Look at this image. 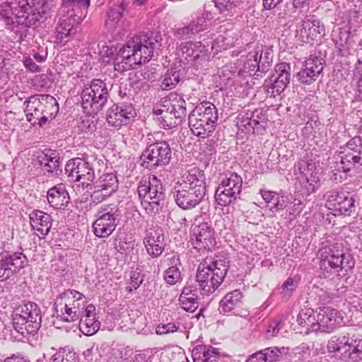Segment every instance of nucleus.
Masks as SVG:
<instances>
[{"instance_id": "f257e3e1", "label": "nucleus", "mask_w": 362, "mask_h": 362, "mask_svg": "<svg viewBox=\"0 0 362 362\" xmlns=\"http://www.w3.org/2000/svg\"><path fill=\"white\" fill-rule=\"evenodd\" d=\"M161 47L160 33L148 32L133 37L114 54L112 48L106 50V56L114 59V69L123 73L149 61L156 50Z\"/></svg>"}, {"instance_id": "f03ea898", "label": "nucleus", "mask_w": 362, "mask_h": 362, "mask_svg": "<svg viewBox=\"0 0 362 362\" xmlns=\"http://www.w3.org/2000/svg\"><path fill=\"white\" fill-rule=\"evenodd\" d=\"M206 193L204 174L196 170L182 175L171 190L175 204L183 210L195 208L204 200Z\"/></svg>"}, {"instance_id": "7ed1b4c3", "label": "nucleus", "mask_w": 362, "mask_h": 362, "mask_svg": "<svg viewBox=\"0 0 362 362\" xmlns=\"http://www.w3.org/2000/svg\"><path fill=\"white\" fill-rule=\"evenodd\" d=\"M229 259L218 254L213 258H206L198 267L196 282L202 295H209L223 281L229 269Z\"/></svg>"}, {"instance_id": "20e7f679", "label": "nucleus", "mask_w": 362, "mask_h": 362, "mask_svg": "<svg viewBox=\"0 0 362 362\" xmlns=\"http://www.w3.org/2000/svg\"><path fill=\"white\" fill-rule=\"evenodd\" d=\"M317 254L320 259V273L324 278L338 276L342 269L347 271L354 265L351 256L345 254L341 243L326 245L318 250Z\"/></svg>"}, {"instance_id": "39448f33", "label": "nucleus", "mask_w": 362, "mask_h": 362, "mask_svg": "<svg viewBox=\"0 0 362 362\" xmlns=\"http://www.w3.org/2000/svg\"><path fill=\"white\" fill-rule=\"evenodd\" d=\"M218 121V110L214 104L204 101L197 105L188 117L192 134L202 138L209 137L215 130Z\"/></svg>"}, {"instance_id": "423d86ee", "label": "nucleus", "mask_w": 362, "mask_h": 362, "mask_svg": "<svg viewBox=\"0 0 362 362\" xmlns=\"http://www.w3.org/2000/svg\"><path fill=\"white\" fill-rule=\"evenodd\" d=\"M42 314L40 306L34 302L23 301L12 314L13 328L20 334H35L41 327Z\"/></svg>"}, {"instance_id": "0eeeda50", "label": "nucleus", "mask_w": 362, "mask_h": 362, "mask_svg": "<svg viewBox=\"0 0 362 362\" xmlns=\"http://www.w3.org/2000/svg\"><path fill=\"white\" fill-rule=\"evenodd\" d=\"M81 106L88 114H97L102 110L110 98L107 83L101 79H93L85 86L81 94Z\"/></svg>"}, {"instance_id": "6e6552de", "label": "nucleus", "mask_w": 362, "mask_h": 362, "mask_svg": "<svg viewBox=\"0 0 362 362\" xmlns=\"http://www.w3.org/2000/svg\"><path fill=\"white\" fill-rule=\"evenodd\" d=\"M243 188V178L235 172H227L220 180L214 193L216 204L221 206L234 204L240 198Z\"/></svg>"}, {"instance_id": "1a4fd4ad", "label": "nucleus", "mask_w": 362, "mask_h": 362, "mask_svg": "<svg viewBox=\"0 0 362 362\" xmlns=\"http://www.w3.org/2000/svg\"><path fill=\"white\" fill-rule=\"evenodd\" d=\"M141 165L148 170L168 165L172 158V149L166 141H156L147 145L140 156Z\"/></svg>"}, {"instance_id": "9d476101", "label": "nucleus", "mask_w": 362, "mask_h": 362, "mask_svg": "<svg viewBox=\"0 0 362 362\" xmlns=\"http://www.w3.org/2000/svg\"><path fill=\"white\" fill-rule=\"evenodd\" d=\"M83 187L92 191L90 199L95 204H99L105 201L115 192L118 188V180L115 174L104 173L98 179L92 183L82 182Z\"/></svg>"}, {"instance_id": "9b49d317", "label": "nucleus", "mask_w": 362, "mask_h": 362, "mask_svg": "<svg viewBox=\"0 0 362 362\" xmlns=\"http://www.w3.org/2000/svg\"><path fill=\"white\" fill-rule=\"evenodd\" d=\"M93 223L94 234L100 238L109 237L115 230L119 217V209L110 206L102 207L95 215Z\"/></svg>"}, {"instance_id": "f8f14e48", "label": "nucleus", "mask_w": 362, "mask_h": 362, "mask_svg": "<svg viewBox=\"0 0 362 362\" xmlns=\"http://www.w3.org/2000/svg\"><path fill=\"white\" fill-rule=\"evenodd\" d=\"M140 199L148 201L151 206L156 205V210L162 208L165 201V192L163 184L156 175H150L148 181L141 182L137 188Z\"/></svg>"}, {"instance_id": "ddd939ff", "label": "nucleus", "mask_w": 362, "mask_h": 362, "mask_svg": "<svg viewBox=\"0 0 362 362\" xmlns=\"http://www.w3.org/2000/svg\"><path fill=\"white\" fill-rule=\"evenodd\" d=\"M191 243L199 251H212L216 248L215 231L211 223L202 222L191 230Z\"/></svg>"}, {"instance_id": "4468645a", "label": "nucleus", "mask_w": 362, "mask_h": 362, "mask_svg": "<svg viewBox=\"0 0 362 362\" xmlns=\"http://www.w3.org/2000/svg\"><path fill=\"white\" fill-rule=\"evenodd\" d=\"M136 115V110L130 102H119L107 110L106 121L110 126L120 128L129 124Z\"/></svg>"}, {"instance_id": "2eb2a0df", "label": "nucleus", "mask_w": 362, "mask_h": 362, "mask_svg": "<svg viewBox=\"0 0 362 362\" xmlns=\"http://www.w3.org/2000/svg\"><path fill=\"white\" fill-rule=\"evenodd\" d=\"M143 243L149 256L152 258L160 257L165 247L163 228L157 226L148 227L144 232Z\"/></svg>"}, {"instance_id": "dca6fc26", "label": "nucleus", "mask_w": 362, "mask_h": 362, "mask_svg": "<svg viewBox=\"0 0 362 362\" xmlns=\"http://www.w3.org/2000/svg\"><path fill=\"white\" fill-rule=\"evenodd\" d=\"M355 202L349 193L332 190L328 194L326 206L339 214L350 216L355 211Z\"/></svg>"}, {"instance_id": "f3484780", "label": "nucleus", "mask_w": 362, "mask_h": 362, "mask_svg": "<svg viewBox=\"0 0 362 362\" xmlns=\"http://www.w3.org/2000/svg\"><path fill=\"white\" fill-rule=\"evenodd\" d=\"M82 16L83 13H81V15L74 14L71 11H66L62 15L56 28L57 43L64 45L69 41V37L76 32V25L82 21Z\"/></svg>"}, {"instance_id": "a211bd4d", "label": "nucleus", "mask_w": 362, "mask_h": 362, "mask_svg": "<svg viewBox=\"0 0 362 362\" xmlns=\"http://www.w3.org/2000/svg\"><path fill=\"white\" fill-rule=\"evenodd\" d=\"M65 171L74 182L81 180L93 182L95 179V172L92 165L80 158L69 160L65 166Z\"/></svg>"}, {"instance_id": "6ab92c4d", "label": "nucleus", "mask_w": 362, "mask_h": 362, "mask_svg": "<svg viewBox=\"0 0 362 362\" xmlns=\"http://www.w3.org/2000/svg\"><path fill=\"white\" fill-rule=\"evenodd\" d=\"M37 160L45 175L59 177L62 173V160L56 150L45 148L37 156Z\"/></svg>"}, {"instance_id": "aec40b11", "label": "nucleus", "mask_w": 362, "mask_h": 362, "mask_svg": "<svg viewBox=\"0 0 362 362\" xmlns=\"http://www.w3.org/2000/svg\"><path fill=\"white\" fill-rule=\"evenodd\" d=\"M325 60L320 57L310 55L304 62L303 67L297 74L298 81L310 85L315 81L324 69Z\"/></svg>"}, {"instance_id": "412c9836", "label": "nucleus", "mask_w": 362, "mask_h": 362, "mask_svg": "<svg viewBox=\"0 0 362 362\" xmlns=\"http://www.w3.org/2000/svg\"><path fill=\"white\" fill-rule=\"evenodd\" d=\"M291 81V65L286 62L277 64L274 72L269 79L265 80V86L272 88V93L280 95L288 86Z\"/></svg>"}, {"instance_id": "4be33fe9", "label": "nucleus", "mask_w": 362, "mask_h": 362, "mask_svg": "<svg viewBox=\"0 0 362 362\" xmlns=\"http://www.w3.org/2000/svg\"><path fill=\"white\" fill-rule=\"evenodd\" d=\"M318 331L330 333L344 324L341 311L329 307L320 309L317 315Z\"/></svg>"}, {"instance_id": "5701e85b", "label": "nucleus", "mask_w": 362, "mask_h": 362, "mask_svg": "<svg viewBox=\"0 0 362 362\" xmlns=\"http://www.w3.org/2000/svg\"><path fill=\"white\" fill-rule=\"evenodd\" d=\"M336 160L337 170L344 173L356 172L362 168V156H358L344 149H339L334 156Z\"/></svg>"}, {"instance_id": "b1692460", "label": "nucleus", "mask_w": 362, "mask_h": 362, "mask_svg": "<svg viewBox=\"0 0 362 362\" xmlns=\"http://www.w3.org/2000/svg\"><path fill=\"white\" fill-rule=\"evenodd\" d=\"M33 8L27 0H23L17 4L13 12V29L18 28H29L36 23V16L34 17Z\"/></svg>"}, {"instance_id": "393cba45", "label": "nucleus", "mask_w": 362, "mask_h": 362, "mask_svg": "<svg viewBox=\"0 0 362 362\" xmlns=\"http://www.w3.org/2000/svg\"><path fill=\"white\" fill-rule=\"evenodd\" d=\"M181 56L188 62H194L198 59L209 60L211 52L206 46L200 42L189 41L181 43L180 46Z\"/></svg>"}, {"instance_id": "a878e982", "label": "nucleus", "mask_w": 362, "mask_h": 362, "mask_svg": "<svg viewBox=\"0 0 362 362\" xmlns=\"http://www.w3.org/2000/svg\"><path fill=\"white\" fill-rule=\"evenodd\" d=\"M46 104H42L41 95H32L24 101L26 119L33 126L37 125V122H40Z\"/></svg>"}, {"instance_id": "bb28decb", "label": "nucleus", "mask_w": 362, "mask_h": 362, "mask_svg": "<svg viewBox=\"0 0 362 362\" xmlns=\"http://www.w3.org/2000/svg\"><path fill=\"white\" fill-rule=\"evenodd\" d=\"M78 320L79 329L84 335L92 336L100 329V322L95 318V307L93 304L86 306Z\"/></svg>"}, {"instance_id": "cd10ccee", "label": "nucleus", "mask_w": 362, "mask_h": 362, "mask_svg": "<svg viewBox=\"0 0 362 362\" xmlns=\"http://www.w3.org/2000/svg\"><path fill=\"white\" fill-rule=\"evenodd\" d=\"M30 223L33 229L42 235L40 238H45L49 233L52 225V219L49 214L40 211L34 210L29 216Z\"/></svg>"}, {"instance_id": "c85d7f7f", "label": "nucleus", "mask_w": 362, "mask_h": 362, "mask_svg": "<svg viewBox=\"0 0 362 362\" xmlns=\"http://www.w3.org/2000/svg\"><path fill=\"white\" fill-rule=\"evenodd\" d=\"M47 199L48 204L55 209L64 208L70 202L66 186L62 183L51 187L47 192Z\"/></svg>"}, {"instance_id": "c756f323", "label": "nucleus", "mask_w": 362, "mask_h": 362, "mask_svg": "<svg viewBox=\"0 0 362 362\" xmlns=\"http://www.w3.org/2000/svg\"><path fill=\"white\" fill-rule=\"evenodd\" d=\"M187 78L185 67L180 63L175 64L167 71L161 84L163 90H172L180 82Z\"/></svg>"}, {"instance_id": "7c9ffc66", "label": "nucleus", "mask_w": 362, "mask_h": 362, "mask_svg": "<svg viewBox=\"0 0 362 362\" xmlns=\"http://www.w3.org/2000/svg\"><path fill=\"white\" fill-rule=\"evenodd\" d=\"M220 356L218 349L204 344L197 345L192 351L193 362H217Z\"/></svg>"}, {"instance_id": "2f4dec72", "label": "nucleus", "mask_w": 362, "mask_h": 362, "mask_svg": "<svg viewBox=\"0 0 362 362\" xmlns=\"http://www.w3.org/2000/svg\"><path fill=\"white\" fill-rule=\"evenodd\" d=\"M0 253L4 255V260L13 274L27 265L28 259L22 252L3 251Z\"/></svg>"}, {"instance_id": "473e14b6", "label": "nucleus", "mask_w": 362, "mask_h": 362, "mask_svg": "<svg viewBox=\"0 0 362 362\" xmlns=\"http://www.w3.org/2000/svg\"><path fill=\"white\" fill-rule=\"evenodd\" d=\"M247 74L253 76L255 78L262 77L259 66L257 62V51L249 52L243 62L242 68L238 71V75Z\"/></svg>"}, {"instance_id": "72a5a7b5", "label": "nucleus", "mask_w": 362, "mask_h": 362, "mask_svg": "<svg viewBox=\"0 0 362 362\" xmlns=\"http://www.w3.org/2000/svg\"><path fill=\"white\" fill-rule=\"evenodd\" d=\"M42 104H46V107L43 108V113L40 117L37 125L42 127L49 119H52L59 111V105L56 99L50 95H41Z\"/></svg>"}, {"instance_id": "f704fd0d", "label": "nucleus", "mask_w": 362, "mask_h": 362, "mask_svg": "<svg viewBox=\"0 0 362 362\" xmlns=\"http://www.w3.org/2000/svg\"><path fill=\"white\" fill-rule=\"evenodd\" d=\"M243 294L239 290H234L227 293L220 301L218 310L221 314L232 312L242 303Z\"/></svg>"}, {"instance_id": "c9c22d12", "label": "nucleus", "mask_w": 362, "mask_h": 362, "mask_svg": "<svg viewBox=\"0 0 362 362\" xmlns=\"http://www.w3.org/2000/svg\"><path fill=\"white\" fill-rule=\"evenodd\" d=\"M81 293L76 290L68 289L60 293L56 298L54 304V316L58 317L62 316V306H71L73 302L78 298L76 296H79Z\"/></svg>"}, {"instance_id": "e433bc0d", "label": "nucleus", "mask_w": 362, "mask_h": 362, "mask_svg": "<svg viewBox=\"0 0 362 362\" xmlns=\"http://www.w3.org/2000/svg\"><path fill=\"white\" fill-rule=\"evenodd\" d=\"M354 43V35L349 30H341L339 33L338 39L336 40V46L338 49L339 55L341 57L349 56L351 54Z\"/></svg>"}, {"instance_id": "4c0bfd02", "label": "nucleus", "mask_w": 362, "mask_h": 362, "mask_svg": "<svg viewBox=\"0 0 362 362\" xmlns=\"http://www.w3.org/2000/svg\"><path fill=\"white\" fill-rule=\"evenodd\" d=\"M297 322L301 327H306V333L317 332L318 322L314 315V310L311 308L302 309L298 316Z\"/></svg>"}, {"instance_id": "58836bf2", "label": "nucleus", "mask_w": 362, "mask_h": 362, "mask_svg": "<svg viewBox=\"0 0 362 362\" xmlns=\"http://www.w3.org/2000/svg\"><path fill=\"white\" fill-rule=\"evenodd\" d=\"M245 1L246 0H214V4L221 14L233 16Z\"/></svg>"}, {"instance_id": "ea45409f", "label": "nucleus", "mask_w": 362, "mask_h": 362, "mask_svg": "<svg viewBox=\"0 0 362 362\" xmlns=\"http://www.w3.org/2000/svg\"><path fill=\"white\" fill-rule=\"evenodd\" d=\"M265 358L267 362H278L289 359L290 354L288 347L270 346L264 349Z\"/></svg>"}, {"instance_id": "a19ab883", "label": "nucleus", "mask_w": 362, "mask_h": 362, "mask_svg": "<svg viewBox=\"0 0 362 362\" xmlns=\"http://www.w3.org/2000/svg\"><path fill=\"white\" fill-rule=\"evenodd\" d=\"M34 17L36 16V22L47 18L53 6L52 0H32Z\"/></svg>"}, {"instance_id": "79ce46f5", "label": "nucleus", "mask_w": 362, "mask_h": 362, "mask_svg": "<svg viewBox=\"0 0 362 362\" xmlns=\"http://www.w3.org/2000/svg\"><path fill=\"white\" fill-rule=\"evenodd\" d=\"M274 58V51L272 47H266L257 51V62L261 74L267 73L272 67Z\"/></svg>"}, {"instance_id": "37998d69", "label": "nucleus", "mask_w": 362, "mask_h": 362, "mask_svg": "<svg viewBox=\"0 0 362 362\" xmlns=\"http://www.w3.org/2000/svg\"><path fill=\"white\" fill-rule=\"evenodd\" d=\"M357 61L354 64V74L357 79L356 88L358 91L362 94V39H361L354 49Z\"/></svg>"}, {"instance_id": "c03bdc74", "label": "nucleus", "mask_w": 362, "mask_h": 362, "mask_svg": "<svg viewBox=\"0 0 362 362\" xmlns=\"http://www.w3.org/2000/svg\"><path fill=\"white\" fill-rule=\"evenodd\" d=\"M17 4L11 2H4L1 4L0 16H2L6 28L13 30V12Z\"/></svg>"}, {"instance_id": "a18cd8bd", "label": "nucleus", "mask_w": 362, "mask_h": 362, "mask_svg": "<svg viewBox=\"0 0 362 362\" xmlns=\"http://www.w3.org/2000/svg\"><path fill=\"white\" fill-rule=\"evenodd\" d=\"M211 13L207 11H203L197 13L194 18L190 21L189 25L194 35L207 28V20L209 18Z\"/></svg>"}, {"instance_id": "49530a36", "label": "nucleus", "mask_w": 362, "mask_h": 362, "mask_svg": "<svg viewBox=\"0 0 362 362\" xmlns=\"http://www.w3.org/2000/svg\"><path fill=\"white\" fill-rule=\"evenodd\" d=\"M124 10L123 4H120L109 10L107 16V18L105 21V25L109 29L115 28L117 23H119L122 18Z\"/></svg>"}, {"instance_id": "de8ad7c7", "label": "nucleus", "mask_w": 362, "mask_h": 362, "mask_svg": "<svg viewBox=\"0 0 362 362\" xmlns=\"http://www.w3.org/2000/svg\"><path fill=\"white\" fill-rule=\"evenodd\" d=\"M90 5V0H63L62 8L64 11H71L74 14L81 15V8L86 9Z\"/></svg>"}, {"instance_id": "09e8293b", "label": "nucleus", "mask_w": 362, "mask_h": 362, "mask_svg": "<svg viewBox=\"0 0 362 362\" xmlns=\"http://www.w3.org/2000/svg\"><path fill=\"white\" fill-rule=\"evenodd\" d=\"M256 126L257 134H263L267 123V117L266 114L262 110H255L250 113V116Z\"/></svg>"}, {"instance_id": "8fccbe9b", "label": "nucleus", "mask_w": 362, "mask_h": 362, "mask_svg": "<svg viewBox=\"0 0 362 362\" xmlns=\"http://www.w3.org/2000/svg\"><path fill=\"white\" fill-rule=\"evenodd\" d=\"M173 110L165 111L163 113L156 116V121L158 123L160 127L165 129H172L177 126L176 119L173 117Z\"/></svg>"}, {"instance_id": "3c124183", "label": "nucleus", "mask_w": 362, "mask_h": 362, "mask_svg": "<svg viewBox=\"0 0 362 362\" xmlns=\"http://www.w3.org/2000/svg\"><path fill=\"white\" fill-rule=\"evenodd\" d=\"M327 349L329 353L345 350V332L332 337L327 342Z\"/></svg>"}, {"instance_id": "603ef678", "label": "nucleus", "mask_w": 362, "mask_h": 362, "mask_svg": "<svg viewBox=\"0 0 362 362\" xmlns=\"http://www.w3.org/2000/svg\"><path fill=\"white\" fill-rule=\"evenodd\" d=\"M340 149L346 150L358 156H362V136H355L349 139Z\"/></svg>"}, {"instance_id": "864d4df0", "label": "nucleus", "mask_w": 362, "mask_h": 362, "mask_svg": "<svg viewBox=\"0 0 362 362\" xmlns=\"http://www.w3.org/2000/svg\"><path fill=\"white\" fill-rule=\"evenodd\" d=\"M361 336L351 332H345V351H348L349 358L355 354V350L358 347V342L360 341Z\"/></svg>"}, {"instance_id": "5fc2aeb1", "label": "nucleus", "mask_w": 362, "mask_h": 362, "mask_svg": "<svg viewBox=\"0 0 362 362\" xmlns=\"http://www.w3.org/2000/svg\"><path fill=\"white\" fill-rule=\"evenodd\" d=\"M237 127L240 131L245 134H257L256 126L254 125L253 122L250 116H243L238 119Z\"/></svg>"}, {"instance_id": "6e6d98bb", "label": "nucleus", "mask_w": 362, "mask_h": 362, "mask_svg": "<svg viewBox=\"0 0 362 362\" xmlns=\"http://www.w3.org/2000/svg\"><path fill=\"white\" fill-rule=\"evenodd\" d=\"M173 117L176 119L177 125L180 124L187 115V103L183 99H180L177 101V104H173Z\"/></svg>"}, {"instance_id": "4d7b16f0", "label": "nucleus", "mask_w": 362, "mask_h": 362, "mask_svg": "<svg viewBox=\"0 0 362 362\" xmlns=\"http://www.w3.org/2000/svg\"><path fill=\"white\" fill-rule=\"evenodd\" d=\"M78 298L75 300V302L71 304L70 306L72 310L75 312L74 317L75 319H79L83 316V314L85 313L86 308V301L84 300V296L81 293L79 296H76Z\"/></svg>"}, {"instance_id": "13d9d810", "label": "nucleus", "mask_w": 362, "mask_h": 362, "mask_svg": "<svg viewBox=\"0 0 362 362\" xmlns=\"http://www.w3.org/2000/svg\"><path fill=\"white\" fill-rule=\"evenodd\" d=\"M180 303L182 308L187 312L193 313L199 307L197 296H190L188 298H180Z\"/></svg>"}, {"instance_id": "bf43d9fd", "label": "nucleus", "mask_w": 362, "mask_h": 362, "mask_svg": "<svg viewBox=\"0 0 362 362\" xmlns=\"http://www.w3.org/2000/svg\"><path fill=\"white\" fill-rule=\"evenodd\" d=\"M180 268L168 267L165 272V279L168 284L174 285L181 280Z\"/></svg>"}, {"instance_id": "052dcab7", "label": "nucleus", "mask_w": 362, "mask_h": 362, "mask_svg": "<svg viewBox=\"0 0 362 362\" xmlns=\"http://www.w3.org/2000/svg\"><path fill=\"white\" fill-rule=\"evenodd\" d=\"M174 110L173 105L170 99L166 98H162L153 107V113L155 115H158L163 113L165 111Z\"/></svg>"}, {"instance_id": "680f3d73", "label": "nucleus", "mask_w": 362, "mask_h": 362, "mask_svg": "<svg viewBox=\"0 0 362 362\" xmlns=\"http://www.w3.org/2000/svg\"><path fill=\"white\" fill-rule=\"evenodd\" d=\"M303 26H305V30L308 27L310 31L309 34L313 36L315 35V37L317 34H322L325 31L324 26L320 25V21L319 20H314L312 22L310 21L305 22Z\"/></svg>"}, {"instance_id": "e2e57ef3", "label": "nucleus", "mask_w": 362, "mask_h": 362, "mask_svg": "<svg viewBox=\"0 0 362 362\" xmlns=\"http://www.w3.org/2000/svg\"><path fill=\"white\" fill-rule=\"evenodd\" d=\"M180 325L179 323H168V324H160L156 327V332L157 334L162 335L166 334L169 333H173L179 329Z\"/></svg>"}, {"instance_id": "0e129e2a", "label": "nucleus", "mask_w": 362, "mask_h": 362, "mask_svg": "<svg viewBox=\"0 0 362 362\" xmlns=\"http://www.w3.org/2000/svg\"><path fill=\"white\" fill-rule=\"evenodd\" d=\"M298 286V281L289 277L282 285V293L286 297H290Z\"/></svg>"}, {"instance_id": "69168bd1", "label": "nucleus", "mask_w": 362, "mask_h": 362, "mask_svg": "<svg viewBox=\"0 0 362 362\" xmlns=\"http://www.w3.org/2000/svg\"><path fill=\"white\" fill-rule=\"evenodd\" d=\"M175 37L179 40H187L194 36L193 31L191 30L190 25L177 28L175 33Z\"/></svg>"}, {"instance_id": "338daca9", "label": "nucleus", "mask_w": 362, "mask_h": 362, "mask_svg": "<svg viewBox=\"0 0 362 362\" xmlns=\"http://www.w3.org/2000/svg\"><path fill=\"white\" fill-rule=\"evenodd\" d=\"M33 85L37 91H42L48 87V78L46 75H40L33 80Z\"/></svg>"}, {"instance_id": "774afa93", "label": "nucleus", "mask_w": 362, "mask_h": 362, "mask_svg": "<svg viewBox=\"0 0 362 362\" xmlns=\"http://www.w3.org/2000/svg\"><path fill=\"white\" fill-rule=\"evenodd\" d=\"M197 283L194 285L187 282V285L183 288L180 298H188L190 296H197Z\"/></svg>"}]
</instances>
